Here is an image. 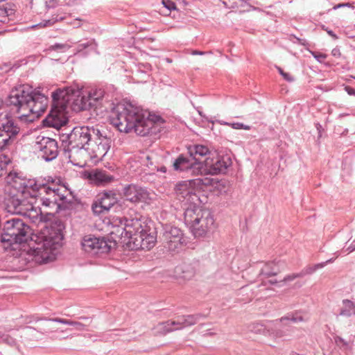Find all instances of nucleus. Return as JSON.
<instances>
[{
	"instance_id": "obj_45",
	"label": "nucleus",
	"mask_w": 355,
	"mask_h": 355,
	"mask_svg": "<svg viewBox=\"0 0 355 355\" xmlns=\"http://www.w3.org/2000/svg\"><path fill=\"white\" fill-rule=\"evenodd\" d=\"M345 90L347 92V94L350 96H355V89L351 87L345 86Z\"/></svg>"
},
{
	"instance_id": "obj_14",
	"label": "nucleus",
	"mask_w": 355,
	"mask_h": 355,
	"mask_svg": "<svg viewBox=\"0 0 355 355\" xmlns=\"http://www.w3.org/2000/svg\"><path fill=\"white\" fill-rule=\"evenodd\" d=\"M37 191H39L40 193L44 192L49 196V198H42L41 199L42 205L55 212H58L61 208L60 202L63 201L66 198L63 195L59 193L58 189H52L45 184H38V189L36 190V192Z\"/></svg>"
},
{
	"instance_id": "obj_32",
	"label": "nucleus",
	"mask_w": 355,
	"mask_h": 355,
	"mask_svg": "<svg viewBox=\"0 0 355 355\" xmlns=\"http://www.w3.org/2000/svg\"><path fill=\"white\" fill-rule=\"evenodd\" d=\"M303 321V318L301 315H288L286 316L282 317L279 319V322H282L284 324H288L289 322H292L293 323H297L299 322Z\"/></svg>"
},
{
	"instance_id": "obj_23",
	"label": "nucleus",
	"mask_w": 355,
	"mask_h": 355,
	"mask_svg": "<svg viewBox=\"0 0 355 355\" xmlns=\"http://www.w3.org/2000/svg\"><path fill=\"white\" fill-rule=\"evenodd\" d=\"M89 178L96 185L105 186L114 180V177L102 170H94L89 174Z\"/></svg>"
},
{
	"instance_id": "obj_9",
	"label": "nucleus",
	"mask_w": 355,
	"mask_h": 355,
	"mask_svg": "<svg viewBox=\"0 0 355 355\" xmlns=\"http://www.w3.org/2000/svg\"><path fill=\"white\" fill-rule=\"evenodd\" d=\"M38 155L46 162L55 159L58 155V145L55 139L48 137L38 136L34 145Z\"/></svg>"
},
{
	"instance_id": "obj_55",
	"label": "nucleus",
	"mask_w": 355,
	"mask_h": 355,
	"mask_svg": "<svg viewBox=\"0 0 355 355\" xmlns=\"http://www.w3.org/2000/svg\"><path fill=\"white\" fill-rule=\"evenodd\" d=\"M270 284H275V283H277V282H273V281H272V280H271V281H270Z\"/></svg>"
},
{
	"instance_id": "obj_22",
	"label": "nucleus",
	"mask_w": 355,
	"mask_h": 355,
	"mask_svg": "<svg viewBox=\"0 0 355 355\" xmlns=\"http://www.w3.org/2000/svg\"><path fill=\"white\" fill-rule=\"evenodd\" d=\"M189 153L190 157L196 162H199L201 164L202 168H203V160L204 157H207L209 154L212 153L209 150L208 148L203 145H193L188 148Z\"/></svg>"
},
{
	"instance_id": "obj_12",
	"label": "nucleus",
	"mask_w": 355,
	"mask_h": 355,
	"mask_svg": "<svg viewBox=\"0 0 355 355\" xmlns=\"http://www.w3.org/2000/svg\"><path fill=\"white\" fill-rule=\"evenodd\" d=\"M122 192L125 200L133 204L140 202L148 204L152 200L151 193L146 188L137 184L125 185Z\"/></svg>"
},
{
	"instance_id": "obj_49",
	"label": "nucleus",
	"mask_w": 355,
	"mask_h": 355,
	"mask_svg": "<svg viewBox=\"0 0 355 355\" xmlns=\"http://www.w3.org/2000/svg\"><path fill=\"white\" fill-rule=\"evenodd\" d=\"M80 318L86 321H89V322H91L90 318L87 317H80Z\"/></svg>"
},
{
	"instance_id": "obj_16",
	"label": "nucleus",
	"mask_w": 355,
	"mask_h": 355,
	"mask_svg": "<svg viewBox=\"0 0 355 355\" xmlns=\"http://www.w3.org/2000/svg\"><path fill=\"white\" fill-rule=\"evenodd\" d=\"M162 238L165 248L170 251H175L182 245L183 234L181 230L176 227L166 226Z\"/></svg>"
},
{
	"instance_id": "obj_30",
	"label": "nucleus",
	"mask_w": 355,
	"mask_h": 355,
	"mask_svg": "<svg viewBox=\"0 0 355 355\" xmlns=\"http://www.w3.org/2000/svg\"><path fill=\"white\" fill-rule=\"evenodd\" d=\"M331 261V259H329L326 262H322V263H317V264H315L313 266H308L305 267L300 272L301 277H303L304 276H305L306 275L313 274L317 270L323 268L327 263L330 262Z\"/></svg>"
},
{
	"instance_id": "obj_20",
	"label": "nucleus",
	"mask_w": 355,
	"mask_h": 355,
	"mask_svg": "<svg viewBox=\"0 0 355 355\" xmlns=\"http://www.w3.org/2000/svg\"><path fill=\"white\" fill-rule=\"evenodd\" d=\"M92 150L96 155L104 156L110 147V139L103 135L98 130V134L93 137Z\"/></svg>"
},
{
	"instance_id": "obj_15",
	"label": "nucleus",
	"mask_w": 355,
	"mask_h": 355,
	"mask_svg": "<svg viewBox=\"0 0 355 355\" xmlns=\"http://www.w3.org/2000/svg\"><path fill=\"white\" fill-rule=\"evenodd\" d=\"M117 204L116 195L114 191H108L100 193L92 205L95 215L107 213L110 209Z\"/></svg>"
},
{
	"instance_id": "obj_43",
	"label": "nucleus",
	"mask_w": 355,
	"mask_h": 355,
	"mask_svg": "<svg viewBox=\"0 0 355 355\" xmlns=\"http://www.w3.org/2000/svg\"><path fill=\"white\" fill-rule=\"evenodd\" d=\"M71 324L70 325L74 326L77 330L83 331L85 329L86 325L81 322L71 320Z\"/></svg>"
},
{
	"instance_id": "obj_38",
	"label": "nucleus",
	"mask_w": 355,
	"mask_h": 355,
	"mask_svg": "<svg viewBox=\"0 0 355 355\" xmlns=\"http://www.w3.org/2000/svg\"><path fill=\"white\" fill-rule=\"evenodd\" d=\"M67 49H68V46L64 44H55L49 47L51 50L62 51H64Z\"/></svg>"
},
{
	"instance_id": "obj_39",
	"label": "nucleus",
	"mask_w": 355,
	"mask_h": 355,
	"mask_svg": "<svg viewBox=\"0 0 355 355\" xmlns=\"http://www.w3.org/2000/svg\"><path fill=\"white\" fill-rule=\"evenodd\" d=\"M45 7L47 10L54 8L58 5V0H44Z\"/></svg>"
},
{
	"instance_id": "obj_1",
	"label": "nucleus",
	"mask_w": 355,
	"mask_h": 355,
	"mask_svg": "<svg viewBox=\"0 0 355 355\" xmlns=\"http://www.w3.org/2000/svg\"><path fill=\"white\" fill-rule=\"evenodd\" d=\"M104 95L102 89H92L85 94L73 87L58 88L51 94L52 107L44 123L59 129L66 123L64 112L68 106L76 112L96 108L101 104Z\"/></svg>"
},
{
	"instance_id": "obj_11",
	"label": "nucleus",
	"mask_w": 355,
	"mask_h": 355,
	"mask_svg": "<svg viewBox=\"0 0 355 355\" xmlns=\"http://www.w3.org/2000/svg\"><path fill=\"white\" fill-rule=\"evenodd\" d=\"M111 244L112 242L106 241L104 238L92 235L84 236L81 242L83 250L92 254L109 252L112 248Z\"/></svg>"
},
{
	"instance_id": "obj_56",
	"label": "nucleus",
	"mask_w": 355,
	"mask_h": 355,
	"mask_svg": "<svg viewBox=\"0 0 355 355\" xmlns=\"http://www.w3.org/2000/svg\"><path fill=\"white\" fill-rule=\"evenodd\" d=\"M279 337L282 336V332L279 333Z\"/></svg>"
},
{
	"instance_id": "obj_50",
	"label": "nucleus",
	"mask_w": 355,
	"mask_h": 355,
	"mask_svg": "<svg viewBox=\"0 0 355 355\" xmlns=\"http://www.w3.org/2000/svg\"><path fill=\"white\" fill-rule=\"evenodd\" d=\"M4 171L3 170L2 167L0 166V178L3 175Z\"/></svg>"
},
{
	"instance_id": "obj_44",
	"label": "nucleus",
	"mask_w": 355,
	"mask_h": 355,
	"mask_svg": "<svg viewBox=\"0 0 355 355\" xmlns=\"http://www.w3.org/2000/svg\"><path fill=\"white\" fill-rule=\"evenodd\" d=\"M283 78L288 82L294 81V78L288 73L284 72L282 75Z\"/></svg>"
},
{
	"instance_id": "obj_47",
	"label": "nucleus",
	"mask_w": 355,
	"mask_h": 355,
	"mask_svg": "<svg viewBox=\"0 0 355 355\" xmlns=\"http://www.w3.org/2000/svg\"><path fill=\"white\" fill-rule=\"evenodd\" d=\"M193 55H203V54H205V52H203V51H193Z\"/></svg>"
},
{
	"instance_id": "obj_3",
	"label": "nucleus",
	"mask_w": 355,
	"mask_h": 355,
	"mask_svg": "<svg viewBox=\"0 0 355 355\" xmlns=\"http://www.w3.org/2000/svg\"><path fill=\"white\" fill-rule=\"evenodd\" d=\"M161 119L160 116L151 118L147 111L132 103L118 104L111 116L112 123L120 132H135L141 137L150 135L155 123Z\"/></svg>"
},
{
	"instance_id": "obj_19",
	"label": "nucleus",
	"mask_w": 355,
	"mask_h": 355,
	"mask_svg": "<svg viewBox=\"0 0 355 355\" xmlns=\"http://www.w3.org/2000/svg\"><path fill=\"white\" fill-rule=\"evenodd\" d=\"M191 181H184L175 187V193L180 198L186 200L188 202L194 203L198 196Z\"/></svg>"
},
{
	"instance_id": "obj_10",
	"label": "nucleus",
	"mask_w": 355,
	"mask_h": 355,
	"mask_svg": "<svg viewBox=\"0 0 355 355\" xmlns=\"http://www.w3.org/2000/svg\"><path fill=\"white\" fill-rule=\"evenodd\" d=\"M231 164L232 161L229 157L219 155L216 152H213L204 158L202 173L217 175L223 173Z\"/></svg>"
},
{
	"instance_id": "obj_4",
	"label": "nucleus",
	"mask_w": 355,
	"mask_h": 355,
	"mask_svg": "<svg viewBox=\"0 0 355 355\" xmlns=\"http://www.w3.org/2000/svg\"><path fill=\"white\" fill-rule=\"evenodd\" d=\"M6 182L11 190L4 199L5 208L12 214L22 215L28 211L31 201L36 197L38 184L33 180L19 176L16 173H10Z\"/></svg>"
},
{
	"instance_id": "obj_41",
	"label": "nucleus",
	"mask_w": 355,
	"mask_h": 355,
	"mask_svg": "<svg viewBox=\"0 0 355 355\" xmlns=\"http://www.w3.org/2000/svg\"><path fill=\"white\" fill-rule=\"evenodd\" d=\"M48 320L52 321V322H55L61 323V324H69V325H70L71 324V320H66V319H63V318H49V319H48Z\"/></svg>"
},
{
	"instance_id": "obj_7",
	"label": "nucleus",
	"mask_w": 355,
	"mask_h": 355,
	"mask_svg": "<svg viewBox=\"0 0 355 355\" xmlns=\"http://www.w3.org/2000/svg\"><path fill=\"white\" fill-rule=\"evenodd\" d=\"M98 134V129L89 126L75 127L70 133L62 134L60 139L64 151L73 149H89L92 144L93 137Z\"/></svg>"
},
{
	"instance_id": "obj_2",
	"label": "nucleus",
	"mask_w": 355,
	"mask_h": 355,
	"mask_svg": "<svg viewBox=\"0 0 355 355\" xmlns=\"http://www.w3.org/2000/svg\"><path fill=\"white\" fill-rule=\"evenodd\" d=\"M6 102L21 121L33 122L44 112L49 99L28 85H22L10 91Z\"/></svg>"
},
{
	"instance_id": "obj_6",
	"label": "nucleus",
	"mask_w": 355,
	"mask_h": 355,
	"mask_svg": "<svg viewBox=\"0 0 355 355\" xmlns=\"http://www.w3.org/2000/svg\"><path fill=\"white\" fill-rule=\"evenodd\" d=\"M184 215L185 223L190 227L196 237L202 236L214 228V220L208 209L189 207Z\"/></svg>"
},
{
	"instance_id": "obj_36",
	"label": "nucleus",
	"mask_w": 355,
	"mask_h": 355,
	"mask_svg": "<svg viewBox=\"0 0 355 355\" xmlns=\"http://www.w3.org/2000/svg\"><path fill=\"white\" fill-rule=\"evenodd\" d=\"M162 4L168 12L176 9L175 3L171 0H162Z\"/></svg>"
},
{
	"instance_id": "obj_31",
	"label": "nucleus",
	"mask_w": 355,
	"mask_h": 355,
	"mask_svg": "<svg viewBox=\"0 0 355 355\" xmlns=\"http://www.w3.org/2000/svg\"><path fill=\"white\" fill-rule=\"evenodd\" d=\"M0 344H6L13 347L17 345V342L12 336L0 331Z\"/></svg>"
},
{
	"instance_id": "obj_13",
	"label": "nucleus",
	"mask_w": 355,
	"mask_h": 355,
	"mask_svg": "<svg viewBox=\"0 0 355 355\" xmlns=\"http://www.w3.org/2000/svg\"><path fill=\"white\" fill-rule=\"evenodd\" d=\"M156 243V236L154 231L150 232L147 228L140 230L139 233H136L132 240L128 241L126 244L133 250H150Z\"/></svg>"
},
{
	"instance_id": "obj_54",
	"label": "nucleus",
	"mask_w": 355,
	"mask_h": 355,
	"mask_svg": "<svg viewBox=\"0 0 355 355\" xmlns=\"http://www.w3.org/2000/svg\"><path fill=\"white\" fill-rule=\"evenodd\" d=\"M166 61L169 63L172 62V60L170 58H166Z\"/></svg>"
},
{
	"instance_id": "obj_33",
	"label": "nucleus",
	"mask_w": 355,
	"mask_h": 355,
	"mask_svg": "<svg viewBox=\"0 0 355 355\" xmlns=\"http://www.w3.org/2000/svg\"><path fill=\"white\" fill-rule=\"evenodd\" d=\"M6 137H10L8 132H6L3 131V128H1L0 129V141H1L3 139H6ZM16 137H17V136L10 137V139L8 141H7L3 145H1L2 144H1V142H0V151L6 146H8V145H10L11 144H12L15 141Z\"/></svg>"
},
{
	"instance_id": "obj_42",
	"label": "nucleus",
	"mask_w": 355,
	"mask_h": 355,
	"mask_svg": "<svg viewBox=\"0 0 355 355\" xmlns=\"http://www.w3.org/2000/svg\"><path fill=\"white\" fill-rule=\"evenodd\" d=\"M297 277H302L300 272L294 273L292 275H287L282 280V282H291Z\"/></svg>"
},
{
	"instance_id": "obj_27",
	"label": "nucleus",
	"mask_w": 355,
	"mask_h": 355,
	"mask_svg": "<svg viewBox=\"0 0 355 355\" xmlns=\"http://www.w3.org/2000/svg\"><path fill=\"white\" fill-rule=\"evenodd\" d=\"M340 315L350 317L355 315V304L349 300H343V306L340 308Z\"/></svg>"
},
{
	"instance_id": "obj_35",
	"label": "nucleus",
	"mask_w": 355,
	"mask_h": 355,
	"mask_svg": "<svg viewBox=\"0 0 355 355\" xmlns=\"http://www.w3.org/2000/svg\"><path fill=\"white\" fill-rule=\"evenodd\" d=\"M226 124L233 129L239 130V129H244L249 130L250 129V126L248 125H245L242 123L236 122V123H226Z\"/></svg>"
},
{
	"instance_id": "obj_17",
	"label": "nucleus",
	"mask_w": 355,
	"mask_h": 355,
	"mask_svg": "<svg viewBox=\"0 0 355 355\" xmlns=\"http://www.w3.org/2000/svg\"><path fill=\"white\" fill-rule=\"evenodd\" d=\"M201 164L196 162L190 158L180 155L174 162L173 167L175 171L186 172L193 175L202 174Z\"/></svg>"
},
{
	"instance_id": "obj_34",
	"label": "nucleus",
	"mask_w": 355,
	"mask_h": 355,
	"mask_svg": "<svg viewBox=\"0 0 355 355\" xmlns=\"http://www.w3.org/2000/svg\"><path fill=\"white\" fill-rule=\"evenodd\" d=\"M334 342L344 350H347L350 347L349 342L345 340L340 337L334 338Z\"/></svg>"
},
{
	"instance_id": "obj_21",
	"label": "nucleus",
	"mask_w": 355,
	"mask_h": 355,
	"mask_svg": "<svg viewBox=\"0 0 355 355\" xmlns=\"http://www.w3.org/2000/svg\"><path fill=\"white\" fill-rule=\"evenodd\" d=\"M199 266L198 261L183 263L175 268V273L184 279H190L195 276Z\"/></svg>"
},
{
	"instance_id": "obj_5",
	"label": "nucleus",
	"mask_w": 355,
	"mask_h": 355,
	"mask_svg": "<svg viewBox=\"0 0 355 355\" xmlns=\"http://www.w3.org/2000/svg\"><path fill=\"white\" fill-rule=\"evenodd\" d=\"M63 236L60 232L49 233L47 236L42 237V242L37 244V246L30 247L27 252L20 253L19 259L24 257L26 263L31 261L37 262L47 263L51 259V254L60 245Z\"/></svg>"
},
{
	"instance_id": "obj_52",
	"label": "nucleus",
	"mask_w": 355,
	"mask_h": 355,
	"mask_svg": "<svg viewBox=\"0 0 355 355\" xmlns=\"http://www.w3.org/2000/svg\"><path fill=\"white\" fill-rule=\"evenodd\" d=\"M327 33L329 35L333 36V31H331V30L327 31Z\"/></svg>"
},
{
	"instance_id": "obj_51",
	"label": "nucleus",
	"mask_w": 355,
	"mask_h": 355,
	"mask_svg": "<svg viewBox=\"0 0 355 355\" xmlns=\"http://www.w3.org/2000/svg\"><path fill=\"white\" fill-rule=\"evenodd\" d=\"M26 329H28V330L31 331H35V329L34 328H32L31 327H27Z\"/></svg>"
},
{
	"instance_id": "obj_18",
	"label": "nucleus",
	"mask_w": 355,
	"mask_h": 355,
	"mask_svg": "<svg viewBox=\"0 0 355 355\" xmlns=\"http://www.w3.org/2000/svg\"><path fill=\"white\" fill-rule=\"evenodd\" d=\"M3 128V131L8 132L10 137H6L1 141L3 145L12 136H17L20 131V128L14 123V121L8 117V113L5 107L2 105V101L0 99V129Z\"/></svg>"
},
{
	"instance_id": "obj_26",
	"label": "nucleus",
	"mask_w": 355,
	"mask_h": 355,
	"mask_svg": "<svg viewBox=\"0 0 355 355\" xmlns=\"http://www.w3.org/2000/svg\"><path fill=\"white\" fill-rule=\"evenodd\" d=\"M14 10L11 3H6V0H0V23L8 22Z\"/></svg>"
},
{
	"instance_id": "obj_25",
	"label": "nucleus",
	"mask_w": 355,
	"mask_h": 355,
	"mask_svg": "<svg viewBox=\"0 0 355 355\" xmlns=\"http://www.w3.org/2000/svg\"><path fill=\"white\" fill-rule=\"evenodd\" d=\"M33 204V201H31L28 211L23 214L22 216L29 218L33 223L47 221L49 220L48 217L51 216V214L47 213L46 216H44L41 209L34 207Z\"/></svg>"
},
{
	"instance_id": "obj_29",
	"label": "nucleus",
	"mask_w": 355,
	"mask_h": 355,
	"mask_svg": "<svg viewBox=\"0 0 355 355\" xmlns=\"http://www.w3.org/2000/svg\"><path fill=\"white\" fill-rule=\"evenodd\" d=\"M154 334L155 335L164 336L168 333L173 332V329L170 327L168 320L163 322H159L153 328Z\"/></svg>"
},
{
	"instance_id": "obj_37",
	"label": "nucleus",
	"mask_w": 355,
	"mask_h": 355,
	"mask_svg": "<svg viewBox=\"0 0 355 355\" xmlns=\"http://www.w3.org/2000/svg\"><path fill=\"white\" fill-rule=\"evenodd\" d=\"M168 322L170 327H171L172 329H173V331L182 329H179L180 326L181 327V324L180 320L178 317H176L175 320H168Z\"/></svg>"
},
{
	"instance_id": "obj_8",
	"label": "nucleus",
	"mask_w": 355,
	"mask_h": 355,
	"mask_svg": "<svg viewBox=\"0 0 355 355\" xmlns=\"http://www.w3.org/2000/svg\"><path fill=\"white\" fill-rule=\"evenodd\" d=\"M124 214L123 218H119L120 226L117 227L115 230L111 232V234L115 238L123 239V242H127L132 240V237L135 236L136 233H139L140 230L146 228V225H143L141 218V216L132 208L123 207L122 209Z\"/></svg>"
},
{
	"instance_id": "obj_46",
	"label": "nucleus",
	"mask_w": 355,
	"mask_h": 355,
	"mask_svg": "<svg viewBox=\"0 0 355 355\" xmlns=\"http://www.w3.org/2000/svg\"><path fill=\"white\" fill-rule=\"evenodd\" d=\"M90 44H91V43L89 42H85V43H81V44H78V49L79 50H83V49H85L87 47H88Z\"/></svg>"
},
{
	"instance_id": "obj_24",
	"label": "nucleus",
	"mask_w": 355,
	"mask_h": 355,
	"mask_svg": "<svg viewBox=\"0 0 355 355\" xmlns=\"http://www.w3.org/2000/svg\"><path fill=\"white\" fill-rule=\"evenodd\" d=\"M285 267V263L279 260L267 262L261 269V275L266 277L275 276Z\"/></svg>"
},
{
	"instance_id": "obj_57",
	"label": "nucleus",
	"mask_w": 355,
	"mask_h": 355,
	"mask_svg": "<svg viewBox=\"0 0 355 355\" xmlns=\"http://www.w3.org/2000/svg\"><path fill=\"white\" fill-rule=\"evenodd\" d=\"M354 78H355V77H354Z\"/></svg>"
},
{
	"instance_id": "obj_48",
	"label": "nucleus",
	"mask_w": 355,
	"mask_h": 355,
	"mask_svg": "<svg viewBox=\"0 0 355 355\" xmlns=\"http://www.w3.org/2000/svg\"><path fill=\"white\" fill-rule=\"evenodd\" d=\"M277 70H278L279 73L282 76V75H283V73H284V71H283V69H282L281 67H277Z\"/></svg>"
},
{
	"instance_id": "obj_28",
	"label": "nucleus",
	"mask_w": 355,
	"mask_h": 355,
	"mask_svg": "<svg viewBox=\"0 0 355 355\" xmlns=\"http://www.w3.org/2000/svg\"><path fill=\"white\" fill-rule=\"evenodd\" d=\"M178 318L180 320L181 327L179 329H183L184 328L194 325L199 316L198 315H179Z\"/></svg>"
},
{
	"instance_id": "obj_40",
	"label": "nucleus",
	"mask_w": 355,
	"mask_h": 355,
	"mask_svg": "<svg viewBox=\"0 0 355 355\" xmlns=\"http://www.w3.org/2000/svg\"><path fill=\"white\" fill-rule=\"evenodd\" d=\"M313 57L320 62H323L325 58H327V55L319 53V52H311Z\"/></svg>"
},
{
	"instance_id": "obj_53",
	"label": "nucleus",
	"mask_w": 355,
	"mask_h": 355,
	"mask_svg": "<svg viewBox=\"0 0 355 355\" xmlns=\"http://www.w3.org/2000/svg\"><path fill=\"white\" fill-rule=\"evenodd\" d=\"M160 171H161L162 172L165 173V172H166V167H164H164H162V168H160Z\"/></svg>"
}]
</instances>
